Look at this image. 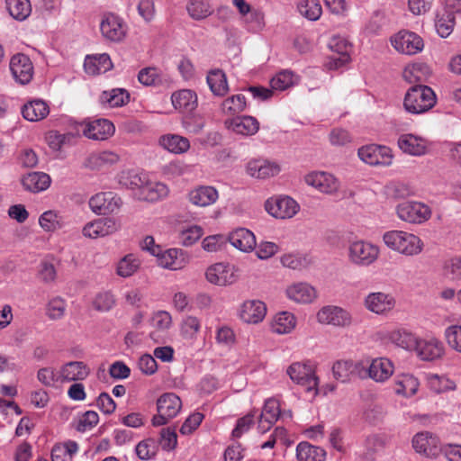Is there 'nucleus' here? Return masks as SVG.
<instances>
[{
    "label": "nucleus",
    "instance_id": "obj_53",
    "mask_svg": "<svg viewBox=\"0 0 461 461\" xmlns=\"http://www.w3.org/2000/svg\"><path fill=\"white\" fill-rule=\"evenodd\" d=\"M280 413L281 411L279 402L274 398H270L265 402L260 416L264 421H268V423H275L278 420Z\"/></svg>",
    "mask_w": 461,
    "mask_h": 461
},
{
    "label": "nucleus",
    "instance_id": "obj_63",
    "mask_svg": "<svg viewBox=\"0 0 461 461\" xmlns=\"http://www.w3.org/2000/svg\"><path fill=\"white\" fill-rule=\"evenodd\" d=\"M98 421L99 416L97 412L87 411L79 418L76 429L79 432H86L93 429Z\"/></svg>",
    "mask_w": 461,
    "mask_h": 461
},
{
    "label": "nucleus",
    "instance_id": "obj_58",
    "mask_svg": "<svg viewBox=\"0 0 461 461\" xmlns=\"http://www.w3.org/2000/svg\"><path fill=\"white\" fill-rule=\"evenodd\" d=\"M203 231L200 226L193 225L183 230L179 234L180 243L185 247L192 246L203 236Z\"/></svg>",
    "mask_w": 461,
    "mask_h": 461
},
{
    "label": "nucleus",
    "instance_id": "obj_34",
    "mask_svg": "<svg viewBox=\"0 0 461 461\" xmlns=\"http://www.w3.org/2000/svg\"><path fill=\"white\" fill-rule=\"evenodd\" d=\"M289 299L301 303H311L316 297L315 289L306 283H297L286 289Z\"/></svg>",
    "mask_w": 461,
    "mask_h": 461
},
{
    "label": "nucleus",
    "instance_id": "obj_26",
    "mask_svg": "<svg viewBox=\"0 0 461 461\" xmlns=\"http://www.w3.org/2000/svg\"><path fill=\"white\" fill-rule=\"evenodd\" d=\"M228 240L233 247L243 252L253 250L257 245L254 233L246 228H239L231 231Z\"/></svg>",
    "mask_w": 461,
    "mask_h": 461
},
{
    "label": "nucleus",
    "instance_id": "obj_43",
    "mask_svg": "<svg viewBox=\"0 0 461 461\" xmlns=\"http://www.w3.org/2000/svg\"><path fill=\"white\" fill-rule=\"evenodd\" d=\"M296 325L294 315L288 312H282L276 315L272 322V330L277 334L290 333Z\"/></svg>",
    "mask_w": 461,
    "mask_h": 461
},
{
    "label": "nucleus",
    "instance_id": "obj_50",
    "mask_svg": "<svg viewBox=\"0 0 461 461\" xmlns=\"http://www.w3.org/2000/svg\"><path fill=\"white\" fill-rule=\"evenodd\" d=\"M67 310V303L59 296L54 297L49 301L46 306V315L52 321L60 320L64 317Z\"/></svg>",
    "mask_w": 461,
    "mask_h": 461
},
{
    "label": "nucleus",
    "instance_id": "obj_5",
    "mask_svg": "<svg viewBox=\"0 0 461 461\" xmlns=\"http://www.w3.org/2000/svg\"><path fill=\"white\" fill-rule=\"evenodd\" d=\"M182 408L181 399L174 393H166L157 401L158 414L153 416L151 423L154 427L165 425L175 418Z\"/></svg>",
    "mask_w": 461,
    "mask_h": 461
},
{
    "label": "nucleus",
    "instance_id": "obj_12",
    "mask_svg": "<svg viewBox=\"0 0 461 461\" xmlns=\"http://www.w3.org/2000/svg\"><path fill=\"white\" fill-rule=\"evenodd\" d=\"M320 323L333 325L336 327H347L351 324V314L345 309L328 305L322 307L317 313Z\"/></svg>",
    "mask_w": 461,
    "mask_h": 461
},
{
    "label": "nucleus",
    "instance_id": "obj_48",
    "mask_svg": "<svg viewBox=\"0 0 461 461\" xmlns=\"http://www.w3.org/2000/svg\"><path fill=\"white\" fill-rule=\"evenodd\" d=\"M188 14L194 20H203L212 14V9L203 0H190L186 5Z\"/></svg>",
    "mask_w": 461,
    "mask_h": 461
},
{
    "label": "nucleus",
    "instance_id": "obj_18",
    "mask_svg": "<svg viewBox=\"0 0 461 461\" xmlns=\"http://www.w3.org/2000/svg\"><path fill=\"white\" fill-rule=\"evenodd\" d=\"M280 166L267 159H252L246 167L247 173L255 178L266 179L276 176L280 172Z\"/></svg>",
    "mask_w": 461,
    "mask_h": 461
},
{
    "label": "nucleus",
    "instance_id": "obj_15",
    "mask_svg": "<svg viewBox=\"0 0 461 461\" xmlns=\"http://www.w3.org/2000/svg\"><path fill=\"white\" fill-rule=\"evenodd\" d=\"M305 182L320 192L327 194H335L339 188V180L331 174L318 171L305 176Z\"/></svg>",
    "mask_w": 461,
    "mask_h": 461
},
{
    "label": "nucleus",
    "instance_id": "obj_55",
    "mask_svg": "<svg viewBox=\"0 0 461 461\" xmlns=\"http://www.w3.org/2000/svg\"><path fill=\"white\" fill-rule=\"evenodd\" d=\"M201 328V322L194 316H187L181 324V334L185 339H194Z\"/></svg>",
    "mask_w": 461,
    "mask_h": 461
},
{
    "label": "nucleus",
    "instance_id": "obj_49",
    "mask_svg": "<svg viewBox=\"0 0 461 461\" xmlns=\"http://www.w3.org/2000/svg\"><path fill=\"white\" fill-rule=\"evenodd\" d=\"M299 13L311 21H316L321 14V5L318 0H303L298 5Z\"/></svg>",
    "mask_w": 461,
    "mask_h": 461
},
{
    "label": "nucleus",
    "instance_id": "obj_21",
    "mask_svg": "<svg viewBox=\"0 0 461 461\" xmlns=\"http://www.w3.org/2000/svg\"><path fill=\"white\" fill-rule=\"evenodd\" d=\"M267 314L266 304L259 300H249L242 303L240 311V319L249 324L261 322Z\"/></svg>",
    "mask_w": 461,
    "mask_h": 461
},
{
    "label": "nucleus",
    "instance_id": "obj_28",
    "mask_svg": "<svg viewBox=\"0 0 461 461\" xmlns=\"http://www.w3.org/2000/svg\"><path fill=\"white\" fill-rule=\"evenodd\" d=\"M113 63L106 53L86 56L84 62L86 73L91 76L100 75L111 70Z\"/></svg>",
    "mask_w": 461,
    "mask_h": 461
},
{
    "label": "nucleus",
    "instance_id": "obj_52",
    "mask_svg": "<svg viewBox=\"0 0 461 461\" xmlns=\"http://www.w3.org/2000/svg\"><path fill=\"white\" fill-rule=\"evenodd\" d=\"M294 85V75L290 70L277 73L270 81L272 89L284 91Z\"/></svg>",
    "mask_w": 461,
    "mask_h": 461
},
{
    "label": "nucleus",
    "instance_id": "obj_51",
    "mask_svg": "<svg viewBox=\"0 0 461 461\" xmlns=\"http://www.w3.org/2000/svg\"><path fill=\"white\" fill-rule=\"evenodd\" d=\"M138 80L146 86H157L162 82V74L157 68H144L140 70Z\"/></svg>",
    "mask_w": 461,
    "mask_h": 461
},
{
    "label": "nucleus",
    "instance_id": "obj_42",
    "mask_svg": "<svg viewBox=\"0 0 461 461\" xmlns=\"http://www.w3.org/2000/svg\"><path fill=\"white\" fill-rule=\"evenodd\" d=\"M9 14L16 21L26 20L32 13L30 0H5Z\"/></svg>",
    "mask_w": 461,
    "mask_h": 461
},
{
    "label": "nucleus",
    "instance_id": "obj_46",
    "mask_svg": "<svg viewBox=\"0 0 461 461\" xmlns=\"http://www.w3.org/2000/svg\"><path fill=\"white\" fill-rule=\"evenodd\" d=\"M148 179L146 174L131 170L122 175L120 183L127 188L140 193Z\"/></svg>",
    "mask_w": 461,
    "mask_h": 461
},
{
    "label": "nucleus",
    "instance_id": "obj_6",
    "mask_svg": "<svg viewBox=\"0 0 461 461\" xmlns=\"http://www.w3.org/2000/svg\"><path fill=\"white\" fill-rule=\"evenodd\" d=\"M431 209L427 204L415 201H403L396 206V214L403 221L421 224L431 217Z\"/></svg>",
    "mask_w": 461,
    "mask_h": 461
},
{
    "label": "nucleus",
    "instance_id": "obj_23",
    "mask_svg": "<svg viewBox=\"0 0 461 461\" xmlns=\"http://www.w3.org/2000/svg\"><path fill=\"white\" fill-rule=\"evenodd\" d=\"M228 129L243 136L255 135L259 130L258 121L250 115L238 116L225 122Z\"/></svg>",
    "mask_w": 461,
    "mask_h": 461
},
{
    "label": "nucleus",
    "instance_id": "obj_32",
    "mask_svg": "<svg viewBox=\"0 0 461 461\" xmlns=\"http://www.w3.org/2000/svg\"><path fill=\"white\" fill-rule=\"evenodd\" d=\"M158 143L165 149L174 154H183L190 149L189 140L177 134L163 135L159 138Z\"/></svg>",
    "mask_w": 461,
    "mask_h": 461
},
{
    "label": "nucleus",
    "instance_id": "obj_56",
    "mask_svg": "<svg viewBox=\"0 0 461 461\" xmlns=\"http://www.w3.org/2000/svg\"><path fill=\"white\" fill-rule=\"evenodd\" d=\"M114 305L115 299L113 294L110 292L97 294L93 301V306L98 312H109Z\"/></svg>",
    "mask_w": 461,
    "mask_h": 461
},
{
    "label": "nucleus",
    "instance_id": "obj_2",
    "mask_svg": "<svg viewBox=\"0 0 461 461\" xmlns=\"http://www.w3.org/2000/svg\"><path fill=\"white\" fill-rule=\"evenodd\" d=\"M383 240L389 249L406 256L419 254L423 246L418 236L403 230L386 231Z\"/></svg>",
    "mask_w": 461,
    "mask_h": 461
},
{
    "label": "nucleus",
    "instance_id": "obj_29",
    "mask_svg": "<svg viewBox=\"0 0 461 461\" xmlns=\"http://www.w3.org/2000/svg\"><path fill=\"white\" fill-rule=\"evenodd\" d=\"M188 198L194 205L205 207L216 202L218 191L212 186L201 185L190 191Z\"/></svg>",
    "mask_w": 461,
    "mask_h": 461
},
{
    "label": "nucleus",
    "instance_id": "obj_35",
    "mask_svg": "<svg viewBox=\"0 0 461 461\" xmlns=\"http://www.w3.org/2000/svg\"><path fill=\"white\" fill-rule=\"evenodd\" d=\"M419 384L418 379L412 375H398L394 380V392L399 395L411 397L418 391Z\"/></svg>",
    "mask_w": 461,
    "mask_h": 461
},
{
    "label": "nucleus",
    "instance_id": "obj_20",
    "mask_svg": "<svg viewBox=\"0 0 461 461\" xmlns=\"http://www.w3.org/2000/svg\"><path fill=\"white\" fill-rule=\"evenodd\" d=\"M157 258L160 267L170 270L182 269L189 262L186 253L179 249H169L160 252Z\"/></svg>",
    "mask_w": 461,
    "mask_h": 461
},
{
    "label": "nucleus",
    "instance_id": "obj_22",
    "mask_svg": "<svg viewBox=\"0 0 461 461\" xmlns=\"http://www.w3.org/2000/svg\"><path fill=\"white\" fill-rule=\"evenodd\" d=\"M59 374L61 382H76L85 380L90 374V369L82 361H70L60 367Z\"/></svg>",
    "mask_w": 461,
    "mask_h": 461
},
{
    "label": "nucleus",
    "instance_id": "obj_31",
    "mask_svg": "<svg viewBox=\"0 0 461 461\" xmlns=\"http://www.w3.org/2000/svg\"><path fill=\"white\" fill-rule=\"evenodd\" d=\"M168 191V187L165 184L160 182H151L148 179L140 192L136 194L140 200L146 202H157L167 196Z\"/></svg>",
    "mask_w": 461,
    "mask_h": 461
},
{
    "label": "nucleus",
    "instance_id": "obj_19",
    "mask_svg": "<svg viewBox=\"0 0 461 461\" xmlns=\"http://www.w3.org/2000/svg\"><path fill=\"white\" fill-rule=\"evenodd\" d=\"M365 306L372 312L384 314L394 308L395 299L390 294L382 292L371 293L365 299Z\"/></svg>",
    "mask_w": 461,
    "mask_h": 461
},
{
    "label": "nucleus",
    "instance_id": "obj_10",
    "mask_svg": "<svg viewBox=\"0 0 461 461\" xmlns=\"http://www.w3.org/2000/svg\"><path fill=\"white\" fill-rule=\"evenodd\" d=\"M393 48L402 54L413 55L422 50L423 40L416 33L401 31L391 40Z\"/></svg>",
    "mask_w": 461,
    "mask_h": 461
},
{
    "label": "nucleus",
    "instance_id": "obj_8",
    "mask_svg": "<svg viewBox=\"0 0 461 461\" xmlns=\"http://www.w3.org/2000/svg\"><path fill=\"white\" fill-rule=\"evenodd\" d=\"M100 31L105 40L119 42L126 36L127 27L121 17L109 13L103 16Z\"/></svg>",
    "mask_w": 461,
    "mask_h": 461
},
{
    "label": "nucleus",
    "instance_id": "obj_4",
    "mask_svg": "<svg viewBox=\"0 0 461 461\" xmlns=\"http://www.w3.org/2000/svg\"><path fill=\"white\" fill-rule=\"evenodd\" d=\"M286 373L293 382L303 386L307 392L318 393L319 378L311 361L294 362L288 366Z\"/></svg>",
    "mask_w": 461,
    "mask_h": 461
},
{
    "label": "nucleus",
    "instance_id": "obj_9",
    "mask_svg": "<svg viewBox=\"0 0 461 461\" xmlns=\"http://www.w3.org/2000/svg\"><path fill=\"white\" fill-rule=\"evenodd\" d=\"M120 229L121 222L119 220L113 217H103L86 223L82 232L85 237L96 239L112 235Z\"/></svg>",
    "mask_w": 461,
    "mask_h": 461
},
{
    "label": "nucleus",
    "instance_id": "obj_38",
    "mask_svg": "<svg viewBox=\"0 0 461 461\" xmlns=\"http://www.w3.org/2000/svg\"><path fill=\"white\" fill-rule=\"evenodd\" d=\"M129 101L130 94L122 88L104 91L100 95L101 104L110 108L123 106L128 104Z\"/></svg>",
    "mask_w": 461,
    "mask_h": 461
},
{
    "label": "nucleus",
    "instance_id": "obj_27",
    "mask_svg": "<svg viewBox=\"0 0 461 461\" xmlns=\"http://www.w3.org/2000/svg\"><path fill=\"white\" fill-rule=\"evenodd\" d=\"M119 161V156L113 151H100L90 154L84 161L83 167L90 170H100Z\"/></svg>",
    "mask_w": 461,
    "mask_h": 461
},
{
    "label": "nucleus",
    "instance_id": "obj_25",
    "mask_svg": "<svg viewBox=\"0 0 461 461\" xmlns=\"http://www.w3.org/2000/svg\"><path fill=\"white\" fill-rule=\"evenodd\" d=\"M368 376L375 382L383 383L393 374V365L386 357H377L372 360L367 368Z\"/></svg>",
    "mask_w": 461,
    "mask_h": 461
},
{
    "label": "nucleus",
    "instance_id": "obj_54",
    "mask_svg": "<svg viewBox=\"0 0 461 461\" xmlns=\"http://www.w3.org/2000/svg\"><path fill=\"white\" fill-rule=\"evenodd\" d=\"M157 445L154 439L147 438L139 442L135 447L137 456L141 460H150L157 454Z\"/></svg>",
    "mask_w": 461,
    "mask_h": 461
},
{
    "label": "nucleus",
    "instance_id": "obj_64",
    "mask_svg": "<svg viewBox=\"0 0 461 461\" xmlns=\"http://www.w3.org/2000/svg\"><path fill=\"white\" fill-rule=\"evenodd\" d=\"M445 336L448 345L461 353V326L453 325L445 331Z\"/></svg>",
    "mask_w": 461,
    "mask_h": 461
},
{
    "label": "nucleus",
    "instance_id": "obj_37",
    "mask_svg": "<svg viewBox=\"0 0 461 461\" xmlns=\"http://www.w3.org/2000/svg\"><path fill=\"white\" fill-rule=\"evenodd\" d=\"M50 113L49 106L41 100H33L25 104L22 109L23 116L30 122L44 119Z\"/></svg>",
    "mask_w": 461,
    "mask_h": 461
},
{
    "label": "nucleus",
    "instance_id": "obj_61",
    "mask_svg": "<svg viewBox=\"0 0 461 461\" xmlns=\"http://www.w3.org/2000/svg\"><path fill=\"white\" fill-rule=\"evenodd\" d=\"M41 227L46 231H54L61 227L58 214L53 211L44 212L39 219Z\"/></svg>",
    "mask_w": 461,
    "mask_h": 461
},
{
    "label": "nucleus",
    "instance_id": "obj_41",
    "mask_svg": "<svg viewBox=\"0 0 461 461\" xmlns=\"http://www.w3.org/2000/svg\"><path fill=\"white\" fill-rule=\"evenodd\" d=\"M388 339L398 347L411 350L417 346L418 338L404 329H398L388 333Z\"/></svg>",
    "mask_w": 461,
    "mask_h": 461
},
{
    "label": "nucleus",
    "instance_id": "obj_7",
    "mask_svg": "<svg viewBox=\"0 0 461 461\" xmlns=\"http://www.w3.org/2000/svg\"><path fill=\"white\" fill-rule=\"evenodd\" d=\"M267 212L276 219H290L299 211V204L289 196L269 198L266 201Z\"/></svg>",
    "mask_w": 461,
    "mask_h": 461
},
{
    "label": "nucleus",
    "instance_id": "obj_62",
    "mask_svg": "<svg viewBox=\"0 0 461 461\" xmlns=\"http://www.w3.org/2000/svg\"><path fill=\"white\" fill-rule=\"evenodd\" d=\"M161 447L166 451H170L176 448L177 444V435L175 428H165L160 432Z\"/></svg>",
    "mask_w": 461,
    "mask_h": 461
},
{
    "label": "nucleus",
    "instance_id": "obj_16",
    "mask_svg": "<svg viewBox=\"0 0 461 461\" xmlns=\"http://www.w3.org/2000/svg\"><path fill=\"white\" fill-rule=\"evenodd\" d=\"M414 350L421 360L434 361L444 355L445 348L443 343L436 338L418 339Z\"/></svg>",
    "mask_w": 461,
    "mask_h": 461
},
{
    "label": "nucleus",
    "instance_id": "obj_24",
    "mask_svg": "<svg viewBox=\"0 0 461 461\" xmlns=\"http://www.w3.org/2000/svg\"><path fill=\"white\" fill-rule=\"evenodd\" d=\"M399 148L411 156H422L428 151V142L425 139L413 134H402L398 139Z\"/></svg>",
    "mask_w": 461,
    "mask_h": 461
},
{
    "label": "nucleus",
    "instance_id": "obj_33",
    "mask_svg": "<svg viewBox=\"0 0 461 461\" xmlns=\"http://www.w3.org/2000/svg\"><path fill=\"white\" fill-rule=\"evenodd\" d=\"M171 100L174 107L182 112H192L197 106V95L189 89H183L174 93Z\"/></svg>",
    "mask_w": 461,
    "mask_h": 461
},
{
    "label": "nucleus",
    "instance_id": "obj_60",
    "mask_svg": "<svg viewBox=\"0 0 461 461\" xmlns=\"http://www.w3.org/2000/svg\"><path fill=\"white\" fill-rule=\"evenodd\" d=\"M426 69L427 67L422 64H412L404 68L402 77L410 84L421 82L423 80V70Z\"/></svg>",
    "mask_w": 461,
    "mask_h": 461
},
{
    "label": "nucleus",
    "instance_id": "obj_17",
    "mask_svg": "<svg viewBox=\"0 0 461 461\" xmlns=\"http://www.w3.org/2000/svg\"><path fill=\"white\" fill-rule=\"evenodd\" d=\"M205 276L208 282L216 285H227L235 281L234 267L230 264H214L207 268Z\"/></svg>",
    "mask_w": 461,
    "mask_h": 461
},
{
    "label": "nucleus",
    "instance_id": "obj_3",
    "mask_svg": "<svg viewBox=\"0 0 461 461\" xmlns=\"http://www.w3.org/2000/svg\"><path fill=\"white\" fill-rule=\"evenodd\" d=\"M379 255V247L370 241L357 240L348 244V258L355 266L369 267L378 259Z\"/></svg>",
    "mask_w": 461,
    "mask_h": 461
},
{
    "label": "nucleus",
    "instance_id": "obj_13",
    "mask_svg": "<svg viewBox=\"0 0 461 461\" xmlns=\"http://www.w3.org/2000/svg\"><path fill=\"white\" fill-rule=\"evenodd\" d=\"M10 70L15 81L21 85H26L32 79L33 65L25 54L17 53L12 57Z\"/></svg>",
    "mask_w": 461,
    "mask_h": 461
},
{
    "label": "nucleus",
    "instance_id": "obj_59",
    "mask_svg": "<svg viewBox=\"0 0 461 461\" xmlns=\"http://www.w3.org/2000/svg\"><path fill=\"white\" fill-rule=\"evenodd\" d=\"M281 263L284 267L291 269H301L305 267L309 264V261L303 255L289 253L282 256Z\"/></svg>",
    "mask_w": 461,
    "mask_h": 461
},
{
    "label": "nucleus",
    "instance_id": "obj_45",
    "mask_svg": "<svg viewBox=\"0 0 461 461\" xmlns=\"http://www.w3.org/2000/svg\"><path fill=\"white\" fill-rule=\"evenodd\" d=\"M247 107L246 97L242 94L233 95L221 104V111L225 114L234 115L243 112Z\"/></svg>",
    "mask_w": 461,
    "mask_h": 461
},
{
    "label": "nucleus",
    "instance_id": "obj_44",
    "mask_svg": "<svg viewBox=\"0 0 461 461\" xmlns=\"http://www.w3.org/2000/svg\"><path fill=\"white\" fill-rule=\"evenodd\" d=\"M360 365V363H355L351 360L336 361L332 366L333 375L340 382H347L350 380Z\"/></svg>",
    "mask_w": 461,
    "mask_h": 461
},
{
    "label": "nucleus",
    "instance_id": "obj_30",
    "mask_svg": "<svg viewBox=\"0 0 461 461\" xmlns=\"http://www.w3.org/2000/svg\"><path fill=\"white\" fill-rule=\"evenodd\" d=\"M50 183V176L44 172H31L22 178V185L24 189L32 193H39L48 189Z\"/></svg>",
    "mask_w": 461,
    "mask_h": 461
},
{
    "label": "nucleus",
    "instance_id": "obj_39",
    "mask_svg": "<svg viewBox=\"0 0 461 461\" xmlns=\"http://www.w3.org/2000/svg\"><path fill=\"white\" fill-rule=\"evenodd\" d=\"M206 81L214 95L223 96L229 91L226 75L221 69L211 70L207 75Z\"/></svg>",
    "mask_w": 461,
    "mask_h": 461
},
{
    "label": "nucleus",
    "instance_id": "obj_36",
    "mask_svg": "<svg viewBox=\"0 0 461 461\" xmlns=\"http://www.w3.org/2000/svg\"><path fill=\"white\" fill-rule=\"evenodd\" d=\"M456 17L453 12L447 9L438 11L435 18V28L441 38L448 37L455 27Z\"/></svg>",
    "mask_w": 461,
    "mask_h": 461
},
{
    "label": "nucleus",
    "instance_id": "obj_57",
    "mask_svg": "<svg viewBox=\"0 0 461 461\" xmlns=\"http://www.w3.org/2000/svg\"><path fill=\"white\" fill-rule=\"evenodd\" d=\"M434 439L428 433H418L412 439V446L416 452L429 456L431 453V445Z\"/></svg>",
    "mask_w": 461,
    "mask_h": 461
},
{
    "label": "nucleus",
    "instance_id": "obj_47",
    "mask_svg": "<svg viewBox=\"0 0 461 461\" xmlns=\"http://www.w3.org/2000/svg\"><path fill=\"white\" fill-rule=\"evenodd\" d=\"M140 262L133 254L124 256L117 264L116 273L122 277L132 276L140 267Z\"/></svg>",
    "mask_w": 461,
    "mask_h": 461
},
{
    "label": "nucleus",
    "instance_id": "obj_40",
    "mask_svg": "<svg viewBox=\"0 0 461 461\" xmlns=\"http://www.w3.org/2000/svg\"><path fill=\"white\" fill-rule=\"evenodd\" d=\"M326 452L308 442H301L296 447V457L298 461H324Z\"/></svg>",
    "mask_w": 461,
    "mask_h": 461
},
{
    "label": "nucleus",
    "instance_id": "obj_11",
    "mask_svg": "<svg viewBox=\"0 0 461 461\" xmlns=\"http://www.w3.org/2000/svg\"><path fill=\"white\" fill-rule=\"evenodd\" d=\"M89 207L96 214H107L117 211L122 202L120 196L113 192H101L89 199Z\"/></svg>",
    "mask_w": 461,
    "mask_h": 461
},
{
    "label": "nucleus",
    "instance_id": "obj_14",
    "mask_svg": "<svg viewBox=\"0 0 461 461\" xmlns=\"http://www.w3.org/2000/svg\"><path fill=\"white\" fill-rule=\"evenodd\" d=\"M83 135L94 140H104L115 131L114 125L106 119H97L81 124Z\"/></svg>",
    "mask_w": 461,
    "mask_h": 461
},
{
    "label": "nucleus",
    "instance_id": "obj_1",
    "mask_svg": "<svg viewBox=\"0 0 461 461\" xmlns=\"http://www.w3.org/2000/svg\"><path fill=\"white\" fill-rule=\"evenodd\" d=\"M434 91L425 85H415L406 93L403 105L405 110L413 114H420L430 110L436 104Z\"/></svg>",
    "mask_w": 461,
    "mask_h": 461
}]
</instances>
